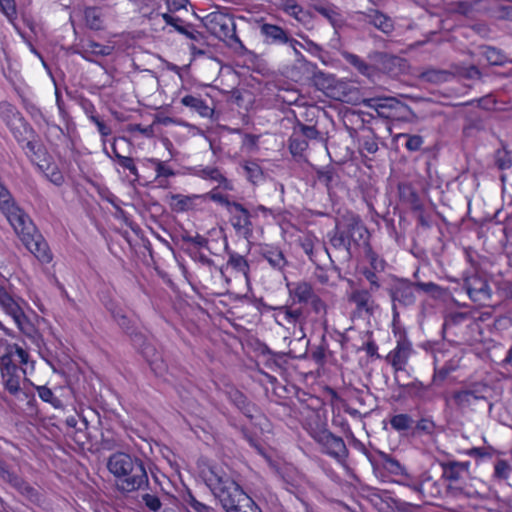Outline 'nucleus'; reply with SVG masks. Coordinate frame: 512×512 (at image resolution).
<instances>
[{"mask_svg": "<svg viewBox=\"0 0 512 512\" xmlns=\"http://www.w3.org/2000/svg\"><path fill=\"white\" fill-rule=\"evenodd\" d=\"M36 361L29 349L19 343H0V379L3 389L10 396L27 400L28 405L36 402L32 392L25 390V384L33 386L39 398L54 408L61 406V400L46 385H35L29 377L35 372Z\"/></svg>", "mask_w": 512, "mask_h": 512, "instance_id": "obj_1", "label": "nucleus"}, {"mask_svg": "<svg viewBox=\"0 0 512 512\" xmlns=\"http://www.w3.org/2000/svg\"><path fill=\"white\" fill-rule=\"evenodd\" d=\"M274 322L286 330H292L300 338L306 337V330L326 314V304L315 293L308 282L294 283L289 288V300L280 306H268Z\"/></svg>", "mask_w": 512, "mask_h": 512, "instance_id": "obj_2", "label": "nucleus"}, {"mask_svg": "<svg viewBox=\"0 0 512 512\" xmlns=\"http://www.w3.org/2000/svg\"><path fill=\"white\" fill-rule=\"evenodd\" d=\"M204 481L226 512H262L255 501L222 468L210 467Z\"/></svg>", "mask_w": 512, "mask_h": 512, "instance_id": "obj_3", "label": "nucleus"}, {"mask_svg": "<svg viewBox=\"0 0 512 512\" xmlns=\"http://www.w3.org/2000/svg\"><path fill=\"white\" fill-rule=\"evenodd\" d=\"M109 472L115 477L119 491L131 493L149 487V478L144 462L125 452L112 454L107 461Z\"/></svg>", "mask_w": 512, "mask_h": 512, "instance_id": "obj_4", "label": "nucleus"}, {"mask_svg": "<svg viewBox=\"0 0 512 512\" xmlns=\"http://www.w3.org/2000/svg\"><path fill=\"white\" fill-rule=\"evenodd\" d=\"M206 29L229 49L243 52L245 46L236 34V24L231 14L220 10L210 12L203 18Z\"/></svg>", "mask_w": 512, "mask_h": 512, "instance_id": "obj_5", "label": "nucleus"}, {"mask_svg": "<svg viewBox=\"0 0 512 512\" xmlns=\"http://www.w3.org/2000/svg\"><path fill=\"white\" fill-rule=\"evenodd\" d=\"M8 129L30 162L41 160L48 155L39 134L25 118Z\"/></svg>", "mask_w": 512, "mask_h": 512, "instance_id": "obj_6", "label": "nucleus"}, {"mask_svg": "<svg viewBox=\"0 0 512 512\" xmlns=\"http://www.w3.org/2000/svg\"><path fill=\"white\" fill-rule=\"evenodd\" d=\"M298 412L300 422L310 436L315 431L318 432L326 427V409L322 398L312 394H304L302 398H299Z\"/></svg>", "mask_w": 512, "mask_h": 512, "instance_id": "obj_7", "label": "nucleus"}, {"mask_svg": "<svg viewBox=\"0 0 512 512\" xmlns=\"http://www.w3.org/2000/svg\"><path fill=\"white\" fill-rule=\"evenodd\" d=\"M311 438L320 446L321 452L342 466H347L349 450L342 437L333 434L326 427L314 432Z\"/></svg>", "mask_w": 512, "mask_h": 512, "instance_id": "obj_8", "label": "nucleus"}, {"mask_svg": "<svg viewBox=\"0 0 512 512\" xmlns=\"http://www.w3.org/2000/svg\"><path fill=\"white\" fill-rule=\"evenodd\" d=\"M21 302L22 299L16 295L12 284L7 279L0 281V308L12 318L21 331L25 332L27 317Z\"/></svg>", "mask_w": 512, "mask_h": 512, "instance_id": "obj_9", "label": "nucleus"}, {"mask_svg": "<svg viewBox=\"0 0 512 512\" xmlns=\"http://www.w3.org/2000/svg\"><path fill=\"white\" fill-rule=\"evenodd\" d=\"M412 353V346L409 341L401 340L397 342L396 347L389 352L386 359L394 369L395 380L400 386L409 387L414 385V380L404 381L406 375V365Z\"/></svg>", "mask_w": 512, "mask_h": 512, "instance_id": "obj_10", "label": "nucleus"}, {"mask_svg": "<svg viewBox=\"0 0 512 512\" xmlns=\"http://www.w3.org/2000/svg\"><path fill=\"white\" fill-rule=\"evenodd\" d=\"M229 222L237 235L244 237L249 240L252 238L254 233V214L253 210L247 209L243 204L237 202L232 205V208L228 211Z\"/></svg>", "mask_w": 512, "mask_h": 512, "instance_id": "obj_11", "label": "nucleus"}, {"mask_svg": "<svg viewBox=\"0 0 512 512\" xmlns=\"http://www.w3.org/2000/svg\"><path fill=\"white\" fill-rule=\"evenodd\" d=\"M398 209L399 226L406 231V215L416 217V188L412 182L403 181L398 184Z\"/></svg>", "mask_w": 512, "mask_h": 512, "instance_id": "obj_12", "label": "nucleus"}, {"mask_svg": "<svg viewBox=\"0 0 512 512\" xmlns=\"http://www.w3.org/2000/svg\"><path fill=\"white\" fill-rule=\"evenodd\" d=\"M140 164L141 167L148 172V177L152 178L153 182H155L158 187H169V179L176 176V171L169 161L155 157H146L140 160Z\"/></svg>", "mask_w": 512, "mask_h": 512, "instance_id": "obj_13", "label": "nucleus"}, {"mask_svg": "<svg viewBox=\"0 0 512 512\" xmlns=\"http://www.w3.org/2000/svg\"><path fill=\"white\" fill-rule=\"evenodd\" d=\"M379 458L382 468L390 475L396 477L394 480L396 483L408 486L413 491H416V482L404 465L390 454L382 451L379 452Z\"/></svg>", "mask_w": 512, "mask_h": 512, "instance_id": "obj_14", "label": "nucleus"}, {"mask_svg": "<svg viewBox=\"0 0 512 512\" xmlns=\"http://www.w3.org/2000/svg\"><path fill=\"white\" fill-rule=\"evenodd\" d=\"M167 203L170 209L175 213L199 211L202 210L205 205V196L201 194H170L167 196Z\"/></svg>", "mask_w": 512, "mask_h": 512, "instance_id": "obj_15", "label": "nucleus"}, {"mask_svg": "<svg viewBox=\"0 0 512 512\" xmlns=\"http://www.w3.org/2000/svg\"><path fill=\"white\" fill-rule=\"evenodd\" d=\"M349 301L355 305L353 311L354 318L370 319L374 314L375 301L372 294L365 289L353 290Z\"/></svg>", "mask_w": 512, "mask_h": 512, "instance_id": "obj_16", "label": "nucleus"}, {"mask_svg": "<svg viewBox=\"0 0 512 512\" xmlns=\"http://www.w3.org/2000/svg\"><path fill=\"white\" fill-rule=\"evenodd\" d=\"M300 247L303 249L305 254L309 257L315 265L319 266V256L324 254L331 259L329 251L324 243H321L318 238L312 234L307 233L299 239Z\"/></svg>", "mask_w": 512, "mask_h": 512, "instance_id": "obj_17", "label": "nucleus"}, {"mask_svg": "<svg viewBox=\"0 0 512 512\" xmlns=\"http://www.w3.org/2000/svg\"><path fill=\"white\" fill-rule=\"evenodd\" d=\"M464 288L469 297L478 303H485L490 299V287L485 279L477 275L466 278Z\"/></svg>", "mask_w": 512, "mask_h": 512, "instance_id": "obj_18", "label": "nucleus"}, {"mask_svg": "<svg viewBox=\"0 0 512 512\" xmlns=\"http://www.w3.org/2000/svg\"><path fill=\"white\" fill-rule=\"evenodd\" d=\"M31 163L35 165L37 169L43 173L44 177L53 185L57 187L64 185L65 176L49 154L42 157L41 160H36Z\"/></svg>", "mask_w": 512, "mask_h": 512, "instance_id": "obj_19", "label": "nucleus"}, {"mask_svg": "<svg viewBox=\"0 0 512 512\" xmlns=\"http://www.w3.org/2000/svg\"><path fill=\"white\" fill-rule=\"evenodd\" d=\"M259 254L274 270L283 271L288 265V261L278 245L267 243L260 244Z\"/></svg>", "mask_w": 512, "mask_h": 512, "instance_id": "obj_20", "label": "nucleus"}, {"mask_svg": "<svg viewBox=\"0 0 512 512\" xmlns=\"http://www.w3.org/2000/svg\"><path fill=\"white\" fill-rule=\"evenodd\" d=\"M227 398L248 419L252 421L254 418H257L256 413L259 412L257 406L243 392L236 388H231L227 391Z\"/></svg>", "mask_w": 512, "mask_h": 512, "instance_id": "obj_21", "label": "nucleus"}, {"mask_svg": "<svg viewBox=\"0 0 512 512\" xmlns=\"http://www.w3.org/2000/svg\"><path fill=\"white\" fill-rule=\"evenodd\" d=\"M404 109V105L395 98L379 99L375 107L379 117L390 121L400 119Z\"/></svg>", "mask_w": 512, "mask_h": 512, "instance_id": "obj_22", "label": "nucleus"}, {"mask_svg": "<svg viewBox=\"0 0 512 512\" xmlns=\"http://www.w3.org/2000/svg\"><path fill=\"white\" fill-rule=\"evenodd\" d=\"M112 48L108 45L100 44L92 39H82L78 44L76 53L83 59L92 62L93 56H108Z\"/></svg>", "mask_w": 512, "mask_h": 512, "instance_id": "obj_23", "label": "nucleus"}, {"mask_svg": "<svg viewBox=\"0 0 512 512\" xmlns=\"http://www.w3.org/2000/svg\"><path fill=\"white\" fill-rule=\"evenodd\" d=\"M260 32L267 44L284 45L291 40L288 33L275 24L264 23L260 27Z\"/></svg>", "mask_w": 512, "mask_h": 512, "instance_id": "obj_24", "label": "nucleus"}, {"mask_svg": "<svg viewBox=\"0 0 512 512\" xmlns=\"http://www.w3.org/2000/svg\"><path fill=\"white\" fill-rule=\"evenodd\" d=\"M415 284L400 280L395 283L391 295L394 302H398L401 305H410L414 303L415 299Z\"/></svg>", "mask_w": 512, "mask_h": 512, "instance_id": "obj_25", "label": "nucleus"}, {"mask_svg": "<svg viewBox=\"0 0 512 512\" xmlns=\"http://www.w3.org/2000/svg\"><path fill=\"white\" fill-rule=\"evenodd\" d=\"M367 22L384 34H390L394 30V22L388 15L377 9H370L366 14Z\"/></svg>", "mask_w": 512, "mask_h": 512, "instance_id": "obj_26", "label": "nucleus"}, {"mask_svg": "<svg viewBox=\"0 0 512 512\" xmlns=\"http://www.w3.org/2000/svg\"><path fill=\"white\" fill-rule=\"evenodd\" d=\"M180 103L201 117H209L212 113L210 107L200 96L185 95L181 98Z\"/></svg>", "mask_w": 512, "mask_h": 512, "instance_id": "obj_27", "label": "nucleus"}, {"mask_svg": "<svg viewBox=\"0 0 512 512\" xmlns=\"http://www.w3.org/2000/svg\"><path fill=\"white\" fill-rule=\"evenodd\" d=\"M198 176L204 180H212L219 183L225 190H232L233 184L217 167H204L199 170Z\"/></svg>", "mask_w": 512, "mask_h": 512, "instance_id": "obj_28", "label": "nucleus"}, {"mask_svg": "<svg viewBox=\"0 0 512 512\" xmlns=\"http://www.w3.org/2000/svg\"><path fill=\"white\" fill-rule=\"evenodd\" d=\"M0 118L5 123L6 127L9 128L10 126L14 125L15 123L19 122L25 117L14 104L8 101H1Z\"/></svg>", "mask_w": 512, "mask_h": 512, "instance_id": "obj_29", "label": "nucleus"}, {"mask_svg": "<svg viewBox=\"0 0 512 512\" xmlns=\"http://www.w3.org/2000/svg\"><path fill=\"white\" fill-rule=\"evenodd\" d=\"M330 244L336 250H344L350 255L351 233L349 229H335L330 236Z\"/></svg>", "mask_w": 512, "mask_h": 512, "instance_id": "obj_30", "label": "nucleus"}, {"mask_svg": "<svg viewBox=\"0 0 512 512\" xmlns=\"http://www.w3.org/2000/svg\"><path fill=\"white\" fill-rule=\"evenodd\" d=\"M226 266L248 279L250 265L245 256L237 252H229Z\"/></svg>", "mask_w": 512, "mask_h": 512, "instance_id": "obj_31", "label": "nucleus"}, {"mask_svg": "<svg viewBox=\"0 0 512 512\" xmlns=\"http://www.w3.org/2000/svg\"><path fill=\"white\" fill-rule=\"evenodd\" d=\"M389 424L396 432L400 434H407V432L413 427L414 419L409 414L399 413L390 418Z\"/></svg>", "mask_w": 512, "mask_h": 512, "instance_id": "obj_32", "label": "nucleus"}, {"mask_svg": "<svg viewBox=\"0 0 512 512\" xmlns=\"http://www.w3.org/2000/svg\"><path fill=\"white\" fill-rule=\"evenodd\" d=\"M346 61L352 65L360 74L368 77L369 79H373L375 75L376 68L373 65L366 63L362 58L358 55L348 53L345 55Z\"/></svg>", "mask_w": 512, "mask_h": 512, "instance_id": "obj_33", "label": "nucleus"}, {"mask_svg": "<svg viewBox=\"0 0 512 512\" xmlns=\"http://www.w3.org/2000/svg\"><path fill=\"white\" fill-rule=\"evenodd\" d=\"M183 502L187 512H216L213 507L198 500L190 490L183 495Z\"/></svg>", "mask_w": 512, "mask_h": 512, "instance_id": "obj_34", "label": "nucleus"}, {"mask_svg": "<svg viewBox=\"0 0 512 512\" xmlns=\"http://www.w3.org/2000/svg\"><path fill=\"white\" fill-rule=\"evenodd\" d=\"M84 19L86 25L92 30H101L103 20L101 10L97 7H86L84 10Z\"/></svg>", "mask_w": 512, "mask_h": 512, "instance_id": "obj_35", "label": "nucleus"}, {"mask_svg": "<svg viewBox=\"0 0 512 512\" xmlns=\"http://www.w3.org/2000/svg\"><path fill=\"white\" fill-rule=\"evenodd\" d=\"M283 481L286 483V489L291 493H296L300 486L301 475L293 467H287L281 472Z\"/></svg>", "mask_w": 512, "mask_h": 512, "instance_id": "obj_36", "label": "nucleus"}, {"mask_svg": "<svg viewBox=\"0 0 512 512\" xmlns=\"http://www.w3.org/2000/svg\"><path fill=\"white\" fill-rule=\"evenodd\" d=\"M193 259L195 262L201 264L203 266V268H207L208 272L211 275L216 274L221 278L224 276L223 268L218 267L214 263V261L211 258H209L206 254H204L200 251H197L194 253Z\"/></svg>", "mask_w": 512, "mask_h": 512, "instance_id": "obj_37", "label": "nucleus"}, {"mask_svg": "<svg viewBox=\"0 0 512 512\" xmlns=\"http://www.w3.org/2000/svg\"><path fill=\"white\" fill-rule=\"evenodd\" d=\"M243 169L245 171L246 178L252 184H258L264 178V173L261 166L255 161H247Z\"/></svg>", "mask_w": 512, "mask_h": 512, "instance_id": "obj_38", "label": "nucleus"}, {"mask_svg": "<svg viewBox=\"0 0 512 512\" xmlns=\"http://www.w3.org/2000/svg\"><path fill=\"white\" fill-rule=\"evenodd\" d=\"M279 9L298 21H302L303 19V7L299 5L296 0H283L279 5Z\"/></svg>", "mask_w": 512, "mask_h": 512, "instance_id": "obj_39", "label": "nucleus"}, {"mask_svg": "<svg viewBox=\"0 0 512 512\" xmlns=\"http://www.w3.org/2000/svg\"><path fill=\"white\" fill-rule=\"evenodd\" d=\"M468 468V462H451L445 468L444 475L450 481H457L461 478L462 473L468 471Z\"/></svg>", "mask_w": 512, "mask_h": 512, "instance_id": "obj_40", "label": "nucleus"}, {"mask_svg": "<svg viewBox=\"0 0 512 512\" xmlns=\"http://www.w3.org/2000/svg\"><path fill=\"white\" fill-rule=\"evenodd\" d=\"M252 210L255 220L261 217L263 218L264 223H269L270 219L276 220L281 214V210L279 208H269L262 204L256 205L255 207L252 208Z\"/></svg>", "mask_w": 512, "mask_h": 512, "instance_id": "obj_41", "label": "nucleus"}, {"mask_svg": "<svg viewBox=\"0 0 512 512\" xmlns=\"http://www.w3.org/2000/svg\"><path fill=\"white\" fill-rule=\"evenodd\" d=\"M162 19L164 20L166 25L173 27L177 32H179L182 35H185L189 27H191L192 25L191 23H187L180 17L174 16L170 13H163Z\"/></svg>", "mask_w": 512, "mask_h": 512, "instance_id": "obj_42", "label": "nucleus"}, {"mask_svg": "<svg viewBox=\"0 0 512 512\" xmlns=\"http://www.w3.org/2000/svg\"><path fill=\"white\" fill-rule=\"evenodd\" d=\"M308 141L294 133L289 140V150L294 156H302L308 148Z\"/></svg>", "mask_w": 512, "mask_h": 512, "instance_id": "obj_43", "label": "nucleus"}, {"mask_svg": "<svg viewBox=\"0 0 512 512\" xmlns=\"http://www.w3.org/2000/svg\"><path fill=\"white\" fill-rule=\"evenodd\" d=\"M201 195L205 196V203L207 202V200H212L220 204L221 206L225 207L227 212L232 208L233 204L237 203V201H231L228 195L216 192L215 190H211L210 192Z\"/></svg>", "mask_w": 512, "mask_h": 512, "instance_id": "obj_44", "label": "nucleus"}, {"mask_svg": "<svg viewBox=\"0 0 512 512\" xmlns=\"http://www.w3.org/2000/svg\"><path fill=\"white\" fill-rule=\"evenodd\" d=\"M244 439L253 447L259 454H264V448L260 441L258 434L255 431L250 430L248 427L243 426L241 428Z\"/></svg>", "mask_w": 512, "mask_h": 512, "instance_id": "obj_45", "label": "nucleus"}, {"mask_svg": "<svg viewBox=\"0 0 512 512\" xmlns=\"http://www.w3.org/2000/svg\"><path fill=\"white\" fill-rule=\"evenodd\" d=\"M117 324L133 340L143 338L142 334L137 332V328L134 325V322L127 315H125V317H121Z\"/></svg>", "mask_w": 512, "mask_h": 512, "instance_id": "obj_46", "label": "nucleus"}, {"mask_svg": "<svg viewBox=\"0 0 512 512\" xmlns=\"http://www.w3.org/2000/svg\"><path fill=\"white\" fill-rule=\"evenodd\" d=\"M477 396L467 390L459 391L454 395L456 404L462 408L470 407L475 405L477 402Z\"/></svg>", "mask_w": 512, "mask_h": 512, "instance_id": "obj_47", "label": "nucleus"}, {"mask_svg": "<svg viewBox=\"0 0 512 512\" xmlns=\"http://www.w3.org/2000/svg\"><path fill=\"white\" fill-rule=\"evenodd\" d=\"M336 177V172L332 167H325L317 171L318 181L325 185L327 189L332 188V183Z\"/></svg>", "mask_w": 512, "mask_h": 512, "instance_id": "obj_48", "label": "nucleus"}, {"mask_svg": "<svg viewBox=\"0 0 512 512\" xmlns=\"http://www.w3.org/2000/svg\"><path fill=\"white\" fill-rule=\"evenodd\" d=\"M145 507L151 512H159L162 508L160 498L155 494L145 493L141 496Z\"/></svg>", "mask_w": 512, "mask_h": 512, "instance_id": "obj_49", "label": "nucleus"}, {"mask_svg": "<svg viewBox=\"0 0 512 512\" xmlns=\"http://www.w3.org/2000/svg\"><path fill=\"white\" fill-rule=\"evenodd\" d=\"M483 55L491 65H502L505 60L504 55H502L499 50L493 47H485L483 50Z\"/></svg>", "mask_w": 512, "mask_h": 512, "instance_id": "obj_50", "label": "nucleus"}, {"mask_svg": "<svg viewBox=\"0 0 512 512\" xmlns=\"http://www.w3.org/2000/svg\"><path fill=\"white\" fill-rule=\"evenodd\" d=\"M359 150L361 153L374 154L378 150V143L372 136L363 137L359 141Z\"/></svg>", "mask_w": 512, "mask_h": 512, "instance_id": "obj_51", "label": "nucleus"}, {"mask_svg": "<svg viewBox=\"0 0 512 512\" xmlns=\"http://www.w3.org/2000/svg\"><path fill=\"white\" fill-rule=\"evenodd\" d=\"M365 256L367 260L369 261L371 267L375 271H383L385 268V261L380 258L375 251L371 247H369L366 252Z\"/></svg>", "mask_w": 512, "mask_h": 512, "instance_id": "obj_52", "label": "nucleus"}, {"mask_svg": "<svg viewBox=\"0 0 512 512\" xmlns=\"http://www.w3.org/2000/svg\"><path fill=\"white\" fill-rule=\"evenodd\" d=\"M512 468L505 460H498L494 467V476L500 480L508 479Z\"/></svg>", "mask_w": 512, "mask_h": 512, "instance_id": "obj_53", "label": "nucleus"}, {"mask_svg": "<svg viewBox=\"0 0 512 512\" xmlns=\"http://www.w3.org/2000/svg\"><path fill=\"white\" fill-rule=\"evenodd\" d=\"M0 11L10 20L17 15L15 0H0Z\"/></svg>", "mask_w": 512, "mask_h": 512, "instance_id": "obj_54", "label": "nucleus"}, {"mask_svg": "<svg viewBox=\"0 0 512 512\" xmlns=\"http://www.w3.org/2000/svg\"><path fill=\"white\" fill-rule=\"evenodd\" d=\"M128 131L131 133H139L145 137H153L154 136V126L147 125L143 126L142 124H130L128 126Z\"/></svg>", "mask_w": 512, "mask_h": 512, "instance_id": "obj_55", "label": "nucleus"}, {"mask_svg": "<svg viewBox=\"0 0 512 512\" xmlns=\"http://www.w3.org/2000/svg\"><path fill=\"white\" fill-rule=\"evenodd\" d=\"M80 106L90 122L99 117L95 105L89 99H82Z\"/></svg>", "mask_w": 512, "mask_h": 512, "instance_id": "obj_56", "label": "nucleus"}, {"mask_svg": "<svg viewBox=\"0 0 512 512\" xmlns=\"http://www.w3.org/2000/svg\"><path fill=\"white\" fill-rule=\"evenodd\" d=\"M346 430L348 431V436L346 438L349 440L351 446L354 449H356L357 451H359V452H361L363 454H367L368 450H367L365 444L355 436V434L352 431L351 427L347 426Z\"/></svg>", "mask_w": 512, "mask_h": 512, "instance_id": "obj_57", "label": "nucleus"}, {"mask_svg": "<svg viewBox=\"0 0 512 512\" xmlns=\"http://www.w3.org/2000/svg\"><path fill=\"white\" fill-rule=\"evenodd\" d=\"M468 392H472L477 396V402H487V394L489 393V387L484 384H477L472 389H467Z\"/></svg>", "mask_w": 512, "mask_h": 512, "instance_id": "obj_58", "label": "nucleus"}, {"mask_svg": "<svg viewBox=\"0 0 512 512\" xmlns=\"http://www.w3.org/2000/svg\"><path fill=\"white\" fill-rule=\"evenodd\" d=\"M468 392H472L477 396V402H487V394L489 393V387L484 384H477L472 389H467Z\"/></svg>", "mask_w": 512, "mask_h": 512, "instance_id": "obj_59", "label": "nucleus"}, {"mask_svg": "<svg viewBox=\"0 0 512 512\" xmlns=\"http://www.w3.org/2000/svg\"><path fill=\"white\" fill-rule=\"evenodd\" d=\"M91 123H93L97 127V130H98L99 134L101 135L103 142H105L106 137H108L112 134L111 127L109 125H107L100 117H97Z\"/></svg>", "mask_w": 512, "mask_h": 512, "instance_id": "obj_60", "label": "nucleus"}, {"mask_svg": "<svg viewBox=\"0 0 512 512\" xmlns=\"http://www.w3.org/2000/svg\"><path fill=\"white\" fill-rule=\"evenodd\" d=\"M184 36H186L188 39H190L200 45H204L206 42V38L203 35V33L196 30L193 25H191V27H189V29L187 30V33H185Z\"/></svg>", "mask_w": 512, "mask_h": 512, "instance_id": "obj_61", "label": "nucleus"}, {"mask_svg": "<svg viewBox=\"0 0 512 512\" xmlns=\"http://www.w3.org/2000/svg\"><path fill=\"white\" fill-rule=\"evenodd\" d=\"M300 136L305 138L307 141L308 139H317L319 136V131L315 126L302 124L300 126Z\"/></svg>", "mask_w": 512, "mask_h": 512, "instance_id": "obj_62", "label": "nucleus"}, {"mask_svg": "<svg viewBox=\"0 0 512 512\" xmlns=\"http://www.w3.org/2000/svg\"><path fill=\"white\" fill-rule=\"evenodd\" d=\"M364 351L366 352V355L370 358H380V355L378 354V345L376 342L372 339L368 340L364 346Z\"/></svg>", "mask_w": 512, "mask_h": 512, "instance_id": "obj_63", "label": "nucleus"}, {"mask_svg": "<svg viewBox=\"0 0 512 512\" xmlns=\"http://www.w3.org/2000/svg\"><path fill=\"white\" fill-rule=\"evenodd\" d=\"M435 425L432 420L427 418H421L418 420V433L420 431L425 432L428 435H431L434 431Z\"/></svg>", "mask_w": 512, "mask_h": 512, "instance_id": "obj_64", "label": "nucleus"}]
</instances>
